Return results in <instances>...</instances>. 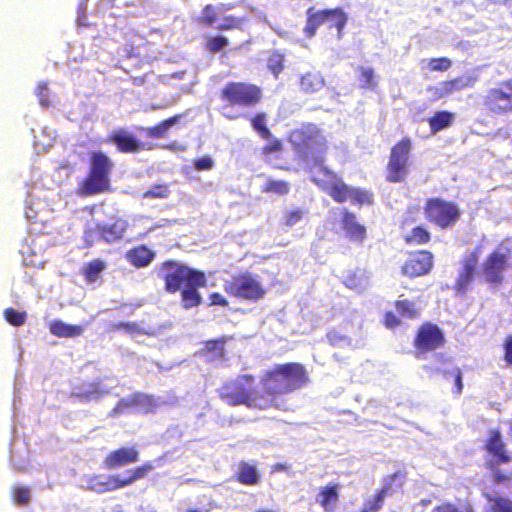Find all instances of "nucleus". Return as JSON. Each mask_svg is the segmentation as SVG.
I'll list each match as a JSON object with an SVG mask.
<instances>
[{"label": "nucleus", "instance_id": "5fc2aeb1", "mask_svg": "<svg viewBox=\"0 0 512 512\" xmlns=\"http://www.w3.org/2000/svg\"><path fill=\"white\" fill-rule=\"evenodd\" d=\"M328 338H329V341L332 345H335V346H349L351 344V341L350 339H348L346 336H342L338 333H330L328 335Z\"/></svg>", "mask_w": 512, "mask_h": 512}, {"label": "nucleus", "instance_id": "680f3d73", "mask_svg": "<svg viewBox=\"0 0 512 512\" xmlns=\"http://www.w3.org/2000/svg\"><path fill=\"white\" fill-rule=\"evenodd\" d=\"M399 320L397 319V317L393 314V313H387L386 316H385V325L388 327V328H394L396 326L399 325Z\"/></svg>", "mask_w": 512, "mask_h": 512}, {"label": "nucleus", "instance_id": "f3484780", "mask_svg": "<svg viewBox=\"0 0 512 512\" xmlns=\"http://www.w3.org/2000/svg\"><path fill=\"white\" fill-rule=\"evenodd\" d=\"M340 484L328 483L321 487L316 496V502L321 505L325 512H333L339 502Z\"/></svg>", "mask_w": 512, "mask_h": 512}, {"label": "nucleus", "instance_id": "ea45409f", "mask_svg": "<svg viewBox=\"0 0 512 512\" xmlns=\"http://www.w3.org/2000/svg\"><path fill=\"white\" fill-rule=\"evenodd\" d=\"M245 21V17L227 16L223 18L217 28L220 30L240 29Z\"/></svg>", "mask_w": 512, "mask_h": 512}, {"label": "nucleus", "instance_id": "2eb2a0df", "mask_svg": "<svg viewBox=\"0 0 512 512\" xmlns=\"http://www.w3.org/2000/svg\"><path fill=\"white\" fill-rule=\"evenodd\" d=\"M443 342V335L440 329L432 324H426L421 327L416 339L417 348L421 352L436 349Z\"/></svg>", "mask_w": 512, "mask_h": 512}, {"label": "nucleus", "instance_id": "c9c22d12", "mask_svg": "<svg viewBox=\"0 0 512 512\" xmlns=\"http://www.w3.org/2000/svg\"><path fill=\"white\" fill-rule=\"evenodd\" d=\"M444 83V89L446 90L447 96L462 90L463 88H466L470 86V79L466 77H459L456 79H453L451 81H443Z\"/></svg>", "mask_w": 512, "mask_h": 512}, {"label": "nucleus", "instance_id": "4d7b16f0", "mask_svg": "<svg viewBox=\"0 0 512 512\" xmlns=\"http://www.w3.org/2000/svg\"><path fill=\"white\" fill-rule=\"evenodd\" d=\"M37 96H38V99H39V102H40V105L43 106V107H48L49 106V101H48V89H47V86L45 83H40L37 87Z\"/></svg>", "mask_w": 512, "mask_h": 512}, {"label": "nucleus", "instance_id": "774afa93", "mask_svg": "<svg viewBox=\"0 0 512 512\" xmlns=\"http://www.w3.org/2000/svg\"><path fill=\"white\" fill-rule=\"evenodd\" d=\"M280 146H281L280 142L276 141L273 144H271L268 147H266L265 150L268 151V152H275V151H278L280 149Z\"/></svg>", "mask_w": 512, "mask_h": 512}, {"label": "nucleus", "instance_id": "f8f14e48", "mask_svg": "<svg viewBox=\"0 0 512 512\" xmlns=\"http://www.w3.org/2000/svg\"><path fill=\"white\" fill-rule=\"evenodd\" d=\"M154 400L152 397L144 394H133L122 398L114 409L110 412L112 417L130 413H147L152 410Z\"/></svg>", "mask_w": 512, "mask_h": 512}, {"label": "nucleus", "instance_id": "f03ea898", "mask_svg": "<svg viewBox=\"0 0 512 512\" xmlns=\"http://www.w3.org/2000/svg\"><path fill=\"white\" fill-rule=\"evenodd\" d=\"M307 381L304 368L299 364H287L273 372H269L263 380V386L267 391L264 399H270L269 406L273 405L275 394H282L300 388Z\"/></svg>", "mask_w": 512, "mask_h": 512}, {"label": "nucleus", "instance_id": "423d86ee", "mask_svg": "<svg viewBox=\"0 0 512 512\" xmlns=\"http://www.w3.org/2000/svg\"><path fill=\"white\" fill-rule=\"evenodd\" d=\"M225 290L235 297L251 301H256L265 294L258 278L251 274H243L226 282Z\"/></svg>", "mask_w": 512, "mask_h": 512}, {"label": "nucleus", "instance_id": "37998d69", "mask_svg": "<svg viewBox=\"0 0 512 512\" xmlns=\"http://www.w3.org/2000/svg\"><path fill=\"white\" fill-rule=\"evenodd\" d=\"M360 83L362 88L373 89L375 86L374 82V70L370 67L361 68Z\"/></svg>", "mask_w": 512, "mask_h": 512}, {"label": "nucleus", "instance_id": "864d4df0", "mask_svg": "<svg viewBox=\"0 0 512 512\" xmlns=\"http://www.w3.org/2000/svg\"><path fill=\"white\" fill-rule=\"evenodd\" d=\"M227 44H228V40L225 37L218 36V37L211 38L209 40L208 48L213 52H217V51H220Z\"/></svg>", "mask_w": 512, "mask_h": 512}, {"label": "nucleus", "instance_id": "3c124183", "mask_svg": "<svg viewBox=\"0 0 512 512\" xmlns=\"http://www.w3.org/2000/svg\"><path fill=\"white\" fill-rule=\"evenodd\" d=\"M169 191L167 186L165 185H157L152 189L148 190L144 193L145 198L157 197V198H166L168 197Z\"/></svg>", "mask_w": 512, "mask_h": 512}, {"label": "nucleus", "instance_id": "338daca9", "mask_svg": "<svg viewBox=\"0 0 512 512\" xmlns=\"http://www.w3.org/2000/svg\"><path fill=\"white\" fill-rule=\"evenodd\" d=\"M493 479L497 483H503L507 480V477L502 474L499 470L493 472Z\"/></svg>", "mask_w": 512, "mask_h": 512}, {"label": "nucleus", "instance_id": "bb28decb", "mask_svg": "<svg viewBox=\"0 0 512 512\" xmlns=\"http://www.w3.org/2000/svg\"><path fill=\"white\" fill-rule=\"evenodd\" d=\"M107 265L103 260L94 259L86 263L83 268V275L88 283H94L100 279L101 273L106 269Z\"/></svg>", "mask_w": 512, "mask_h": 512}, {"label": "nucleus", "instance_id": "4be33fe9", "mask_svg": "<svg viewBox=\"0 0 512 512\" xmlns=\"http://www.w3.org/2000/svg\"><path fill=\"white\" fill-rule=\"evenodd\" d=\"M487 449L497 458L499 463H507L510 457L504 451V443L498 430L490 432V438L487 442Z\"/></svg>", "mask_w": 512, "mask_h": 512}, {"label": "nucleus", "instance_id": "473e14b6", "mask_svg": "<svg viewBox=\"0 0 512 512\" xmlns=\"http://www.w3.org/2000/svg\"><path fill=\"white\" fill-rule=\"evenodd\" d=\"M200 286L187 285L182 290V304L185 309L195 307L200 304L201 296L197 291Z\"/></svg>", "mask_w": 512, "mask_h": 512}, {"label": "nucleus", "instance_id": "1a4fd4ad", "mask_svg": "<svg viewBox=\"0 0 512 512\" xmlns=\"http://www.w3.org/2000/svg\"><path fill=\"white\" fill-rule=\"evenodd\" d=\"M222 98L231 105L252 106L261 99V90L246 83H230L222 90Z\"/></svg>", "mask_w": 512, "mask_h": 512}, {"label": "nucleus", "instance_id": "052dcab7", "mask_svg": "<svg viewBox=\"0 0 512 512\" xmlns=\"http://www.w3.org/2000/svg\"><path fill=\"white\" fill-rule=\"evenodd\" d=\"M450 374L452 376H454L457 394H460L462 392V388H463L462 373L459 368H454Z\"/></svg>", "mask_w": 512, "mask_h": 512}, {"label": "nucleus", "instance_id": "412c9836", "mask_svg": "<svg viewBox=\"0 0 512 512\" xmlns=\"http://www.w3.org/2000/svg\"><path fill=\"white\" fill-rule=\"evenodd\" d=\"M479 250L472 252L465 260L462 272L457 281V288L459 291H465L467 285L472 280L476 265L479 259Z\"/></svg>", "mask_w": 512, "mask_h": 512}, {"label": "nucleus", "instance_id": "69168bd1", "mask_svg": "<svg viewBox=\"0 0 512 512\" xmlns=\"http://www.w3.org/2000/svg\"><path fill=\"white\" fill-rule=\"evenodd\" d=\"M95 236H99L98 229L93 232L91 230H87L85 232V240L87 243L92 244L94 241Z\"/></svg>", "mask_w": 512, "mask_h": 512}, {"label": "nucleus", "instance_id": "b1692460", "mask_svg": "<svg viewBox=\"0 0 512 512\" xmlns=\"http://www.w3.org/2000/svg\"><path fill=\"white\" fill-rule=\"evenodd\" d=\"M84 328L80 325L66 324L60 320L50 323V332L58 337H77L83 334Z\"/></svg>", "mask_w": 512, "mask_h": 512}, {"label": "nucleus", "instance_id": "f704fd0d", "mask_svg": "<svg viewBox=\"0 0 512 512\" xmlns=\"http://www.w3.org/2000/svg\"><path fill=\"white\" fill-rule=\"evenodd\" d=\"M229 9H231V5L230 4H228V5L220 4L217 7H213L212 5H207L203 9L202 20L204 21V23L206 25L211 26V25H213L216 22V16L218 14H222V13L226 12Z\"/></svg>", "mask_w": 512, "mask_h": 512}, {"label": "nucleus", "instance_id": "de8ad7c7", "mask_svg": "<svg viewBox=\"0 0 512 512\" xmlns=\"http://www.w3.org/2000/svg\"><path fill=\"white\" fill-rule=\"evenodd\" d=\"M283 60V56L279 53L272 54L268 60V67L276 77L283 69Z\"/></svg>", "mask_w": 512, "mask_h": 512}, {"label": "nucleus", "instance_id": "bf43d9fd", "mask_svg": "<svg viewBox=\"0 0 512 512\" xmlns=\"http://www.w3.org/2000/svg\"><path fill=\"white\" fill-rule=\"evenodd\" d=\"M207 348L209 351H213L216 355L221 356L224 349V342L222 340L208 342Z\"/></svg>", "mask_w": 512, "mask_h": 512}, {"label": "nucleus", "instance_id": "7c9ffc66", "mask_svg": "<svg viewBox=\"0 0 512 512\" xmlns=\"http://www.w3.org/2000/svg\"><path fill=\"white\" fill-rule=\"evenodd\" d=\"M396 310L401 316L408 319L417 318L420 314V306L416 302L406 299L396 302Z\"/></svg>", "mask_w": 512, "mask_h": 512}, {"label": "nucleus", "instance_id": "9b49d317", "mask_svg": "<svg viewBox=\"0 0 512 512\" xmlns=\"http://www.w3.org/2000/svg\"><path fill=\"white\" fill-rule=\"evenodd\" d=\"M485 104L496 114L512 112V79L490 89L485 97Z\"/></svg>", "mask_w": 512, "mask_h": 512}, {"label": "nucleus", "instance_id": "a878e982", "mask_svg": "<svg viewBox=\"0 0 512 512\" xmlns=\"http://www.w3.org/2000/svg\"><path fill=\"white\" fill-rule=\"evenodd\" d=\"M154 253L145 246L137 247L128 252V260L136 267H145L153 259Z\"/></svg>", "mask_w": 512, "mask_h": 512}, {"label": "nucleus", "instance_id": "6e6552de", "mask_svg": "<svg viewBox=\"0 0 512 512\" xmlns=\"http://www.w3.org/2000/svg\"><path fill=\"white\" fill-rule=\"evenodd\" d=\"M410 149L411 142L409 139H403L392 148L387 175V179L390 182H400L406 177L408 173Z\"/></svg>", "mask_w": 512, "mask_h": 512}, {"label": "nucleus", "instance_id": "c756f323", "mask_svg": "<svg viewBox=\"0 0 512 512\" xmlns=\"http://www.w3.org/2000/svg\"><path fill=\"white\" fill-rule=\"evenodd\" d=\"M454 115L447 111L437 112L432 118L429 120L430 128L432 132L436 133L441 131L442 129L448 127L453 122Z\"/></svg>", "mask_w": 512, "mask_h": 512}, {"label": "nucleus", "instance_id": "7ed1b4c3", "mask_svg": "<svg viewBox=\"0 0 512 512\" xmlns=\"http://www.w3.org/2000/svg\"><path fill=\"white\" fill-rule=\"evenodd\" d=\"M252 379L243 375L221 389V398L231 405L245 404L248 407L264 409L269 407L270 399L260 397L258 392L251 390Z\"/></svg>", "mask_w": 512, "mask_h": 512}, {"label": "nucleus", "instance_id": "cd10ccee", "mask_svg": "<svg viewBox=\"0 0 512 512\" xmlns=\"http://www.w3.org/2000/svg\"><path fill=\"white\" fill-rule=\"evenodd\" d=\"M113 140L123 152H134L139 148V142L136 138L125 131L115 133Z\"/></svg>", "mask_w": 512, "mask_h": 512}, {"label": "nucleus", "instance_id": "58836bf2", "mask_svg": "<svg viewBox=\"0 0 512 512\" xmlns=\"http://www.w3.org/2000/svg\"><path fill=\"white\" fill-rule=\"evenodd\" d=\"M4 317L11 325L21 326L25 323L26 313L16 311L13 308H8L4 311Z\"/></svg>", "mask_w": 512, "mask_h": 512}, {"label": "nucleus", "instance_id": "e2e57ef3", "mask_svg": "<svg viewBox=\"0 0 512 512\" xmlns=\"http://www.w3.org/2000/svg\"><path fill=\"white\" fill-rule=\"evenodd\" d=\"M210 300H211L212 305H221V306L227 305L226 299L219 293L211 294Z\"/></svg>", "mask_w": 512, "mask_h": 512}, {"label": "nucleus", "instance_id": "e433bc0d", "mask_svg": "<svg viewBox=\"0 0 512 512\" xmlns=\"http://www.w3.org/2000/svg\"><path fill=\"white\" fill-rule=\"evenodd\" d=\"M387 488H383L372 500L367 501L365 507L362 512H376L378 511L384 502V499L387 495Z\"/></svg>", "mask_w": 512, "mask_h": 512}, {"label": "nucleus", "instance_id": "6ab92c4d", "mask_svg": "<svg viewBox=\"0 0 512 512\" xmlns=\"http://www.w3.org/2000/svg\"><path fill=\"white\" fill-rule=\"evenodd\" d=\"M128 223L124 219H117L112 224L98 226L99 237L112 243L121 239L127 229Z\"/></svg>", "mask_w": 512, "mask_h": 512}, {"label": "nucleus", "instance_id": "4c0bfd02", "mask_svg": "<svg viewBox=\"0 0 512 512\" xmlns=\"http://www.w3.org/2000/svg\"><path fill=\"white\" fill-rule=\"evenodd\" d=\"M178 116L171 117L165 121H163L158 126H155L150 129L149 135L152 137H162L164 134L178 122Z\"/></svg>", "mask_w": 512, "mask_h": 512}, {"label": "nucleus", "instance_id": "ddd939ff", "mask_svg": "<svg viewBox=\"0 0 512 512\" xmlns=\"http://www.w3.org/2000/svg\"><path fill=\"white\" fill-rule=\"evenodd\" d=\"M509 249L506 245L501 244L489 256L484 263L483 272L488 282L497 283L502 280V272L504 271L507 263Z\"/></svg>", "mask_w": 512, "mask_h": 512}, {"label": "nucleus", "instance_id": "393cba45", "mask_svg": "<svg viewBox=\"0 0 512 512\" xmlns=\"http://www.w3.org/2000/svg\"><path fill=\"white\" fill-rule=\"evenodd\" d=\"M324 85V78L319 72H307L301 77L300 86L306 93L318 92Z\"/></svg>", "mask_w": 512, "mask_h": 512}, {"label": "nucleus", "instance_id": "a211bd4d", "mask_svg": "<svg viewBox=\"0 0 512 512\" xmlns=\"http://www.w3.org/2000/svg\"><path fill=\"white\" fill-rule=\"evenodd\" d=\"M136 461H138V451L135 448L124 447L111 452L105 459V466L114 469Z\"/></svg>", "mask_w": 512, "mask_h": 512}, {"label": "nucleus", "instance_id": "aec40b11", "mask_svg": "<svg viewBox=\"0 0 512 512\" xmlns=\"http://www.w3.org/2000/svg\"><path fill=\"white\" fill-rule=\"evenodd\" d=\"M342 225L351 240L357 242H362L364 240L366 236V229L356 221V216L354 214L344 210Z\"/></svg>", "mask_w": 512, "mask_h": 512}, {"label": "nucleus", "instance_id": "603ef678", "mask_svg": "<svg viewBox=\"0 0 512 512\" xmlns=\"http://www.w3.org/2000/svg\"><path fill=\"white\" fill-rule=\"evenodd\" d=\"M444 87V83L440 82L436 86L428 87L427 92L429 93L431 99L438 100L447 97Z\"/></svg>", "mask_w": 512, "mask_h": 512}, {"label": "nucleus", "instance_id": "5701e85b", "mask_svg": "<svg viewBox=\"0 0 512 512\" xmlns=\"http://www.w3.org/2000/svg\"><path fill=\"white\" fill-rule=\"evenodd\" d=\"M344 284L349 289L362 292L369 286V275L366 273V271L357 269L345 276Z\"/></svg>", "mask_w": 512, "mask_h": 512}, {"label": "nucleus", "instance_id": "f257e3e1", "mask_svg": "<svg viewBox=\"0 0 512 512\" xmlns=\"http://www.w3.org/2000/svg\"><path fill=\"white\" fill-rule=\"evenodd\" d=\"M290 142L307 164L312 162V167L317 169V172H313L312 180L328 191L335 201L350 200L360 205L372 203V195L368 191L348 187L323 166L326 139L315 125H303L292 131Z\"/></svg>", "mask_w": 512, "mask_h": 512}, {"label": "nucleus", "instance_id": "20e7f679", "mask_svg": "<svg viewBox=\"0 0 512 512\" xmlns=\"http://www.w3.org/2000/svg\"><path fill=\"white\" fill-rule=\"evenodd\" d=\"M160 275L165 280L166 290L172 293L187 285L204 286L206 283L204 273L173 261L162 265Z\"/></svg>", "mask_w": 512, "mask_h": 512}, {"label": "nucleus", "instance_id": "49530a36", "mask_svg": "<svg viewBox=\"0 0 512 512\" xmlns=\"http://www.w3.org/2000/svg\"><path fill=\"white\" fill-rule=\"evenodd\" d=\"M429 233L422 227H416L412 230L411 234L407 237L408 242L425 243L429 240Z\"/></svg>", "mask_w": 512, "mask_h": 512}, {"label": "nucleus", "instance_id": "c85d7f7f", "mask_svg": "<svg viewBox=\"0 0 512 512\" xmlns=\"http://www.w3.org/2000/svg\"><path fill=\"white\" fill-rule=\"evenodd\" d=\"M484 512H512V500L500 496H490Z\"/></svg>", "mask_w": 512, "mask_h": 512}, {"label": "nucleus", "instance_id": "13d9d810", "mask_svg": "<svg viewBox=\"0 0 512 512\" xmlns=\"http://www.w3.org/2000/svg\"><path fill=\"white\" fill-rule=\"evenodd\" d=\"M214 162L210 157H202L195 161V168L197 170H210L213 168Z\"/></svg>", "mask_w": 512, "mask_h": 512}, {"label": "nucleus", "instance_id": "6e6d98bb", "mask_svg": "<svg viewBox=\"0 0 512 512\" xmlns=\"http://www.w3.org/2000/svg\"><path fill=\"white\" fill-rule=\"evenodd\" d=\"M302 217H303L302 210H299V209L292 210L286 214L285 223L287 226H293V225L297 224L302 219Z\"/></svg>", "mask_w": 512, "mask_h": 512}, {"label": "nucleus", "instance_id": "0eeeda50", "mask_svg": "<svg viewBox=\"0 0 512 512\" xmlns=\"http://www.w3.org/2000/svg\"><path fill=\"white\" fill-rule=\"evenodd\" d=\"M308 20L305 26V32L308 37H312L317 27L320 24H328L330 27H336L338 31V37L341 35V31L344 28L347 17L341 9H330L313 12V8H310L307 12Z\"/></svg>", "mask_w": 512, "mask_h": 512}, {"label": "nucleus", "instance_id": "c03bdc74", "mask_svg": "<svg viewBox=\"0 0 512 512\" xmlns=\"http://www.w3.org/2000/svg\"><path fill=\"white\" fill-rule=\"evenodd\" d=\"M451 65V60L448 58L430 59L427 62V66L431 71H447Z\"/></svg>", "mask_w": 512, "mask_h": 512}, {"label": "nucleus", "instance_id": "9d476101", "mask_svg": "<svg viewBox=\"0 0 512 512\" xmlns=\"http://www.w3.org/2000/svg\"><path fill=\"white\" fill-rule=\"evenodd\" d=\"M426 215L430 221L435 222L442 228H446L458 220L460 211L453 203L433 199L427 203Z\"/></svg>", "mask_w": 512, "mask_h": 512}, {"label": "nucleus", "instance_id": "dca6fc26", "mask_svg": "<svg viewBox=\"0 0 512 512\" xmlns=\"http://www.w3.org/2000/svg\"><path fill=\"white\" fill-rule=\"evenodd\" d=\"M84 485L97 493H105L122 487L121 479L118 476H89L83 479Z\"/></svg>", "mask_w": 512, "mask_h": 512}, {"label": "nucleus", "instance_id": "72a5a7b5", "mask_svg": "<svg viewBox=\"0 0 512 512\" xmlns=\"http://www.w3.org/2000/svg\"><path fill=\"white\" fill-rule=\"evenodd\" d=\"M261 190L264 193H273L282 196L289 192V184L283 180L268 178L263 184Z\"/></svg>", "mask_w": 512, "mask_h": 512}, {"label": "nucleus", "instance_id": "79ce46f5", "mask_svg": "<svg viewBox=\"0 0 512 512\" xmlns=\"http://www.w3.org/2000/svg\"><path fill=\"white\" fill-rule=\"evenodd\" d=\"M106 393H108V390L101 388L99 384H91L81 392V396L87 400H95Z\"/></svg>", "mask_w": 512, "mask_h": 512}, {"label": "nucleus", "instance_id": "0e129e2a", "mask_svg": "<svg viewBox=\"0 0 512 512\" xmlns=\"http://www.w3.org/2000/svg\"><path fill=\"white\" fill-rule=\"evenodd\" d=\"M505 360L512 364V337H509L505 343Z\"/></svg>", "mask_w": 512, "mask_h": 512}, {"label": "nucleus", "instance_id": "a19ab883", "mask_svg": "<svg viewBox=\"0 0 512 512\" xmlns=\"http://www.w3.org/2000/svg\"><path fill=\"white\" fill-rule=\"evenodd\" d=\"M152 469L153 466L151 464H145L136 468L129 478L121 480L122 487H125L138 479L144 478Z\"/></svg>", "mask_w": 512, "mask_h": 512}, {"label": "nucleus", "instance_id": "8fccbe9b", "mask_svg": "<svg viewBox=\"0 0 512 512\" xmlns=\"http://www.w3.org/2000/svg\"><path fill=\"white\" fill-rule=\"evenodd\" d=\"M13 498L15 503L26 504L30 500V491L24 487H15L13 489Z\"/></svg>", "mask_w": 512, "mask_h": 512}, {"label": "nucleus", "instance_id": "09e8293b", "mask_svg": "<svg viewBox=\"0 0 512 512\" xmlns=\"http://www.w3.org/2000/svg\"><path fill=\"white\" fill-rule=\"evenodd\" d=\"M121 327L134 338H137L143 334H151L149 330L144 329L139 324L134 322L123 323L121 324Z\"/></svg>", "mask_w": 512, "mask_h": 512}, {"label": "nucleus", "instance_id": "2f4dec72", "mask_svg": "<svg viewBox=\"0 0 512 512\" xmlns=\"http://www.w3.org/2000/svg\"><path fill=\"white\" fill-rule=\"evenodd\" d=\"M259 476L256 468L247 463L239 465L238 480L245 485H254L258 482Z\"/></svg>", "mask_w": 512, "mask_h": 512}, {"label": "nucleus", "instance_id": "a18cd8bd", "mask_svg": "<svg viewBox=\"0 0 512 512\" xmlns=\"http://www.w3.org/2000/svg\"><path fill=\"white\" fill-rule=\"evenodd\" d=\"M253 128L265 139L269 138L270 131L265 125V115L258 114L252 119Z\"/></svg>", "mask_w": 512, "mask_h": 512}, {"label": "nucleus", "instance_id": "39448f33", "mask_svg": "<svg viewBox=\"0 0 512 512\" xmlns=\"http://www.w3.org/2000/svg\"><path fill=\"white\" fill-rule=\"evenodd\" d=\"M113 168L111 160L102 152H93L89 175L83 181L79 193L92 195L104 191L109 184V174Z\"/></svg>", "mask_w": 512, "mask_h": 512}, {"label": "nucleus", "instance_id": "4468645a", "mask_svg": "<svg viewBox=\"0 0 512 512\" xmlns=\"http://www.w3.org/2000/svg\"><path fill=\"white\" fill-rule=\"evenodd\" d=\"M432 267V254L420 251L412 254L402 267L404 275L417 277L426 274Z\"/></svg>", "mask_w": 512, "mask_h": 512}]
</instances>
